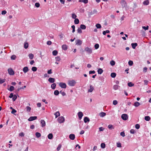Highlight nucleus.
Listing matches in <instances>:
<instances>
[{"label": "nucleus", "instance_id": "f704fd0d", "mask_svg": "<svg viewBox=\"0 0 151 151\" xmlns=\"http://www.w3.org/2000/svg\"><path fill=\"white\" fill-rule=\"evenodd\" d=\"M62 147V145L61 144H59L58 145V147L57 148V150L58 151H59L61 147Z\"/></svg>", "mask_w": 151, "mask_h": 151}, {"label": "nucleus", "instance_id": "4468645a", "mask_svg": "<svg viewBox=\"0 0 151 151\" xmlns=\"http://www.w3.org/2000/svg\"><path fill=\"white\" fill-rule=\"evenodd\" d=\"M29 70L28 68L27 67H25L23 68V71L24 73H26Z\"/></svg>", "mask_w": 151, "mask_h": 151}, {"label": "nucleus", "instance_id": "69168bd1", "mask_svg": "<svg viewBox=\"0 0 151 151\" xmlns=\"http://www.w3.org/2000/svg\"><path fill=\"white\" fill-rule=\"evenodd\" d=\"M17 112V111L14 109H12V111H11V113L12 114H14Z\"/></svg>", "mask_w": 151, "mask_h": 151}, {"label": "nucleus", "instance_id": "8fccbe9b", "mask_svg": "<svg viewBox=\"0 0 151 151\" xmlns=\"http://www.w3.org/2000/svg\"><path fill=\"white\" fill-rule=\"evenodd\" d=\"M94 47L96 49H97L99 47V45L98 44H96L95 45Z\"/></svg>", "mask_w": 151, "mask_h": 151}, {"label": "nucleus", "instance_id": "a19ab883", "mask_svg": "<svg viewBox=\"0 0 151 151\" xmlns=\"http://www.w3.org/2000/svg\"><path fill=\"white\" fill-rule=\"evenodd\" d=\"M128 85L129 87H132L134 86V84H133L131 82H130L128 83Z\"/></svg>", "mask_w": 151, "mask_h": 151}, {"label": "nucleus", "instance_id": "393cba45", "mask_svg": "<svg viewBox=\"0 0 151 151\" xmlns=\"http://www.w3.org/2000/svg\"><path fill=\"white\" fill-rule=\"evenodd\" d=\"M140 105V103L138 102H135L134 104V105L136 107H137Z\"/></svg>", "mask_w": 151, "mask_h": 151}, {"label": "nucleus", "instance_id": "412c9836", "mask_svg": "<svg viewBox=\"0 0 151 151\" xmlns=\"http://www.w3.org/2000/svg\"><path fill=\"white\" fill-rule=\"evenodd\" d=\"M29 58L30 59H32L34 58V55L32 53H29L28 55Z\"/></svg>", "mask_w": 151, "mask_h": 151}, {"label": "nucleus", "instance_id": "7c9ffc66", "mask_svg": "<svg viewBox=\"0 0 151 151\" xmlns=\"http://www.w3.org/2000/svg\"><path fill=\"white\" fill-rule=\"evenodd\" d=\"M16 56L15 55H12L11 57V60H15L16 58Z\"/></svg>", "mask_w": 151, "mask_h": 151}, {"label": "nucleus", "instance_id": "37998d69", "mask_svg": "<svg viewBox=\"0 0 151 151\" xmlns=\"http://www.w3.org/2000/svg\"><path fill=\"white\" fill-rule=\"evenodd\" d=\"M76 17L77 16L75 14L73 13L72 14V17L73 18L75 19L76 18Z\"/></svg>", "mask_w": 151, "mask_h": 151}, {"label": "nucleus", "instance_id": "5701e85b", "mask_svg": "<svg viewBox=\"0 0 151 151\" xmlns=\"http://www.w3.org/2000/svg\"><path fill=\"white\" fill-rule=\"evenodd\" d=\"M79 22V20L78 19L76 18L75 19L74 22L75 24H78Z\"/></svg>", "mask_w": 151, "mask_h": 151}, {"label": "nucleus", "instance_id": "de8ad7c7", "mask_svg": "<svg viewBox=\"0 0 151 151\" xmlns=\"http://www.w3.org/2000/svg\"><path fill=\"white\" fill-rule=\"evenodd\" d=\"M17 98V96L16 95H14L13 97H12V100L13 101H15L16 99Z\"/></svg>", "mask_w": 151, "mask_h": 151}, {"label": "nucleus", "instance_id": "052dcab7", "mask_svg": "<svg viewBox=\"0 0 151 151\" xmlns=\"http://www.w3.org/2000/svg\"><path fill=\"white\" fill-rule=\"evenodd\" d=\"M118 102L116 100H114L113 101V104L114 105H116L117 104Z\"/></svg>", "mask_w": 151, "mask_h": 151}, {"label": "nucleus", "instance_id": "c03bdc74", "mask_svg": "<svg viewBox=\"0 0 151 151\" xmlns=\"http://www.w3.org/2000/svg\"><path fill=\"white\" fill-rule=\"evenodd\" d=\"M32 70L33 71L35 72L37 70V68L35 67H33L32 68Z\"/></svg>", "mask_w": 151, "mask_h": 151}, {"label": "nucleus", "instance_id": "3c124183", "mask_svg": "<svg viewBox=\"0 0 151 151\" xmlns=\"http://www.w3.org/2000/svg\"><path fill=\"white\" fill-rule=\"evenodd\" d=\"M119 86L117 85H116L114 86L113 88L115 90H117L118 89Z\"/></svg>", "mask_w": 151, "mask_h": 151}, {"label": "nucleus", "instance_id": "c756f323", "mask_svg": "<svg viewBox=\"0 0 151 151\" xmlns=\"http://www.w3.org/2000/svg\"><path fill=\"white\" fill-rule=\"evenodd\" d=\"M116 73H111V76L112 78H115L116 76Z\"/></svg>", "mask_w": 151, "mask_h": 151}, {"label": "nucleus", "instance_id": "6e6552de", "mask_svg": "<svg viewBox=\"0 0 151 151\" xmlns=\"http://www.w3.org/2000/svg\"><path fill=\"white\" fill-rule=\"evenodd\" d=\"M120 3L124 7H125L127 6V4L125 0H122Z\"/></svg>", "mask_w": 151, "mask_h": 151}, {"label": "nucleus", "instance_id": "79ce46f5", "mask_svg": "<svg viewBox=\"0 0 151 151\" xmlns=\"http://www.w3.org/2000/svg\"><path fill=\"white\" fill-rule=\"evenodd\" d=\"M5 79H2L0 78V84L4 83L5 81Z\"/></svg>", "mask_w": 151, "mask_h": 151}, {"label": "nucleus", "instance_id": "864d4df0", "mask_svg": "<svg viewBox=\"0 0 151 151\" xmlns=\"http://www.w3.org/2000/svg\"><path fill=\"white\" fill-rule=\"evenodd\" d=\"M77 31L78 33H81L82 32V31L80 28H78Z\"/></svg>", "mask_w": 151, "mask_h": 151}, {"label": "nucleus", "instance_id": "9b49d317", "mask_svg": "<svg viewBox=\"0 0 151 151\" xmlns=\"http://www.w3.org/2000/svg\"><path fill=\"white\" fill-rule=\"evenodd\" d=\"M40 123L42 127H43L45 125V122L43 119H42L40 121Z\"/></svg>", "mask_w": 151, "mask_h": 151}, {"label": "nucleus", "instance_id": "0e129e2a", "mask_svg": "<svg viewBox=\"0 0 151 151\" xmlns=\"http://www.w3.org/2000/svg\"><path fill=\"white\" fill-rule=\"evenodd\" d=\"M120 135L123 137H124L125 136V133L124 132H122L120 133Z\"/></svg>", "mask_w": 151, "mask_h": 151}, {"label": "nucleus", "instance_id": "423d86ee", "mask_svg": "<svg viewBox=\"0 0 151 151\" xmlns=\"http://www.w3.org/2000/svg\"><path fill=\"white\" fill-rule=\"evenodd\" d=\"M85 50L89 54L91 53L92 51V49L88 47H86L85 49Z\"/></svg>", "mask_w": 151, "mask_h": 151}, {"label": "nucleus", "instance_id": "0eeeda50", "mask_svg": "<svg viewBox=\"0 0 151 151\" xmlns=\"http://www.w3.org/2000/svg\"><path fill=\"white\" fill-rule=\"evenodd\" d=\"M78 115L79 119V120H81L83 116V114L82 112L81 111L78 112Z\"/></svg>", "mask_w": 151, "mask_h": 151}, {"label": "nucleus", "instance_id": "4d7b16f0", "mask_svg": "<svg viewBox=\"0 0 151 151\" xmlns=\"http://www.w3.org/2000/svg\"><path fill=\"white\" fill-rule=\"evenodd\" d=\"M35 6L37 7H39L40 6V4L39 3H36L35 4Z\"/></svg>", "mask_w": 151, "mask_h": 151}, {"label": "nucleus", "instance_id": "680f3d73", "mask_svg": "<svg viewBox=\"0 0 151 151\" xmlns=\"http://www.w3.org/2000/svg\"><path fill=\"white\" fill-rule=\"evenodd\" d=\"M135 127L137 129H138L139 128L140 126L139 124H136V125L135 126Z\"/></svg>", "mask_w": 151, "mask_h": 151}, {"label": "nucleus", "instance_id": "9d476101", "mask_svg": "<svg viewBox=\"0 0 151 151\" xmlns=\"http://www.w3.org/2000/svg\"><path fill=\"white\" fill-rule=\"evenodd\" d=\"M76 44L77 45H80L82 43V41L80 40H76Z\"/></svg>", "mask_w": 151, "mask_h": 151}, {"label": "nucleus", "instance_id": "603ef678", "mask_svg": "<svg viewBox=\"0 0 151 151\" xmlns=\"http://www.w3.org/2000/svg\"><path fill=\"white\" fill-rule=\"evenodd\" d=\"M116 145L117 147H122L121 144L119 142H117Z\"/></svg>", "mask_w": 151, "mask_h": 151}, {"label": "nucleus", "instance_id": "dca6fc26", "mask_svg": "<svg viewBox=\"0 0 151 151\" xmlns=\"http://www.w3.org/2000/svg\"><path fill=\"white\" fill-rule=\"evenodd\" d=\"M149 4V1L148 0L144 1L143 3V4L144 5H147Z\"/></svg>", "mask_w": 151, "mask_h": 151}, {"label": "nucleus", "instance_id": "5fc2aeb1", "mask_svg": "<svg viewBox=\"0 0 151 151\" xmlns=\"http://www.w3.org/2000/svg\"><path fill=\"white\" fill-rule=\"evenodd\" d=\"M142 28L144 29V30H147L149 29V26H147V27H145V26H143L142 27Z\"/></svg>", "mask_w": 151, "mask_h": 151}, {"label": "nucleus", "instance_id": "774afa93", "mask_svg": "<svg viewBox=\"0 0 151 151\" xmlns=\"http://www.w3.org/2000/svg\"><path fill=\"white\" fill-rule=\"evenodd\" d=\"M47 44L48 45H51V44L52 42H51V41H48L47 42Z\"/></svg>", "mask_w": 151, "mask_h": 151}, {"label": "nucleus", "instance_id": "4c0bfd02", "mask_svg": "<svg viewBox=\"0 0 151 151\" xmlns=\"http://www.w3.org/2000/svg\"><path fill=\"white\" fill-rule=\"evenodd\" d=\"M14 87L12 86H11L10 87V88L9 89H8L10 91H12L14 90Z\"/></svg>", "mask_w": 151, "mask_h": 151}, {"label": "nucleus", "instance_id": "c9c22d12", "mask_svg": "<svg viewBox=\"0 0 151 151\" xmlns=\"http://www.w3.org/2000/svg\"><path fill=\"white\" fill-rule=\"evenodd\" d=\"M56 60L57 61H60L61 59L60 56H57L55 58Z\"/></svg>", "mask_w": 151, "mask_h": 151}, {"label": "nucleus", "instance_id": "49530a36", "mask_svg": "<svg viewBox=\"0 0 151 151\" xmlns=\"http://www.w3.org/2000/svg\"><path fill=\"white\" fill-rule=\"evenodd\" d=\"M101 147L102 148H104L105 147V144L104 143H102L101 145Z\"/></svg>", "mask_w": 151, "mask_h": 151}, {"label": "nucleus", "instance_id": "6e6d98bb", "mask_svg": "<svg viewBox=\"0 0 151 151\" xmlns=\"http://www.w3.org/2000/svg\"><path fill=\"white\" fill-rule=\"evenodd\" d=\"M26 109H27V111L29 112L30 111L31 108L30 107H29V106H27L26 107Z\"/></svg>", "mask_w": 151, "mask_h": 151}, {"label": "nucleus", "instance_id": "f257e3e1", "mask_svg": "<svg viewBox=\"0 0 151 151\" xmlns=\"http://www.w3.org/2000/svg\"><path fill=\"white\" fill-rule=\"evenodd\" d=\"M76 83V81L74 80H70L68 81V84L69 86H74Z\"/></svg>", "mask_w": 151, "mask_h": 151}, {"label": "nucleus", "instance_id": "f03ea898", "mask_svg": "<svg viewBox=\"0 0 151 151\" xmlns=\"http://www.w3.org/2000/svg\"><path fill=\"white\" fill-rule=\"evenodd\" d=\"M58 121L60 123H61L63 122L64 121V118L63 116L59 117L58 119Z\"/></svg>", "mask_w": 151, "mask_h": 151}, {"label": "nucleus", "instance_id": "f8f14e48", "mask_svg": "<svg viewBox=\"0 0 151 151\" xmlns=\"http://www.w3.org/2000/svg\"><path fill=\"white\" fill-rule=\"evenodd\" d=\"M69 138L71 140H74L75 138V135L74 134H71L69 135Z\"/></svg>", "mask_w": 151, "mask_h": 151}, {"label": "nucleus", "instance_id": "ddd939ff", "mask_svg": "<svg viewBox=\"0 0 151 151\" xmlns=\"http://www.w3.org/2000/svg\"><path fill=\"white\" fill-rule=\"evenodd\" d=\"M48 81L51 83H53L55 82V79L54 78H50L48 80Z\"/></svg>", "mask_w": 151, "mask_h": 151}, {"label": "nucleus", "instance_id": "cd10ccee", "mask_svg": "<svg viewBox=\"0 0 151 151\" xmlns=\"http://www.w3.org/2000/svg\"><path fill=\"white\" fill-rule=\"evenodd\" d=\"M98 73L99 74H101L103 73V71L102 69L100 68L97 71Z\"/></svg>", "mask_w": 151, "mask_h": 151}, {"label": "nucleus", "instance_id": "338daca9", "mask_svg": "<svg viewBox=\"0 0 151 151\" xmlns=\"http://www.w3.org/2000/svg\"><path fill=\"white\" fill-rule=\"evenodd\" d=\"M6 13V12L5 10L1 12V14L2 15L5 14Z\"/></svg>", "mask_w": 151, "mask_h": 151}, {"label": "nucleus", "instance_id": "4be33fe9", "mask_svg": "<svg viewBox=\"0 0 151 151\" xmlns=\"http://www.w3.org/2000/svg\"><path fill=\"white\" fill-rule=\"evenodd\" d=\"M56 84L55 83H53L51 85V87L53 89H54L55 88Z\"/></svg>", "mask_w": 151, "mask_h": 151}, {"label": "nucleus", "instance_id": "473e14b6", "mask_svg": "<svg viewBox=\"0 0 151 151\" xmlns=\"http://www.w3.org/2000/svg\"><path fill=\"white\" fill-rule=\"evenodd\" d=\"M55 118H56L60 116V113L59 111H57L55 114Z\"/></svg>", "mask_w": 151, "mask_h": 151}, {"label": "nucleus", "instance_id": "09e8293b", "mask_svg": "<svg viewBox=\"0 0 151 151\" xmlns=\"http://www.w3.org/2000/svg\"><path fill=\"white\" fill-rule=\"evenodd\" d=\"M128 64L130 66H132L133 64V62L132 61L129 60L128 62Z\"/></svg>", "mask_w": 151, "mask_h": 151}, {"label": "nucleus", "instance_id": "e2e57ef3", "mask_svg": "<svg viewBox=\"0 0 151 151\" xmlns=\"http://www.w3.org/2000/svg\"><path fill=\"white\" fill-rule=\"evenodd\" d=\"M147 68L146 67H144L143 69V71L144 72H146L147 71Z\"/></svg>", "mask_w": 151, "mask_h": 151}, {"label": "nucleus", "instance_id": "58836bf2", "mask_svg": "<svg viewBox=\"0 0 151 151\" xmlns=\"http://www.w3.org/2000/svg\"><path fill=\"white\" fill-rule=\"evenodd\" d=\"M59 91L58 90H55L54 92V94L56 96L58 95L59 94Z\"/></svg>", "mask_w": 151, "mask_h": 151}, {"label": "nucleus", "instance_id": "c85d7f7f", "mask_svg": "<svg viewBox=\"0 0 151 151\" xmlns=\"http://www.w3.org/2000/svg\"><path fill=\"white\" fill-rule=\"evenodd\" d=\"M35 135H36V137L37 138H39V137H40L41 136V135L40 134V133L38 132H36V133Z\"/></svg>", "mask_w": 151, "mask_h": 151}, {"label": "nucleus", "instance_id": "a211bd4d", "mask_svg": "<svg viewBox=\"0 0 151 151\" xmlns=\"http://www.w3.org/2000/svg\"><path fill=\"white\" fill-rule=\"evenodd\" d=\"M62 48L64 50H66L67 49L68 46L66 45H63L62 46Z\"/></svg>", "mask_w": 151, "mask_h": 151}, {"label": "nucleus", "instance_id": "1a4fd4ad", "mask_svg": "<svg viewBox=\"0 0 151 151\" xmlns=\"http://www.w3.org/2000/svg\"><path fill=\"white\" fill-rule=\"evenodd\" d=\"M37 118L36 116H31L28 119V120L29 121H32L36 119Z\"/></svg>", "mask_w": 151, "mask_h": 151}, {"label": "nucleus", "instance_id": "39448f33", "mask_svg": "<svg viewBox=\"0 0 151 151\" xmlns=\"http://www.w3.org/2000/svg\"><path fill=\"white\" fill-rule=\"evenodd\" d=\"M8 72L9 75H14V71L11 68H9L8 69Z\"/></svg>", "mask_w": 151, "mask_h": 151}, {"label": "nucleus", "instance_id": "f3484780", "mask_svg": "<svg viewBox=\"0 0 151 151\" xmlns=\"http://www.w3.org/2000/svg\"><path fill=\"white\" fill-rule=\"evenodd\" d=\"M131 45L132 48L134 49L135 48L136 46L137 45V43H132L131 44Z\"/></svg>", "mask_w": 151, "mask_h": 151}, {"label": "nucleus", "instance_id": "b1692460", "mask_svg": "<svg viewBox=\"0 0 151 151\" xmlns=\"http://www.w3.org/2000/svg\"><path fill=\"white\" fill-rule=\"evenodd\" d=\"M53 137L52 134L51 133L49 134L48 135V138L49 139H51Z\"/></svg>", "mask_w": 151, "mask_h": 151}, {"label": "nucleus", "instance_id": "7ed1b4c3", "mask_svg": "<svg viewBox=\"0 0 151 151\" xmlns=\"http://www.w3.org/2000/svg\"><path fill=\"white\" fill-rule=\"evenodd\" d=\"M121 117L123 120H126L128 119V116L127 114H124L122 115Z\"/></svg>", "mask_w": 151, "mask_h": 151}, {"label": "nucleus", "instance_id": "bf43d9fd", "mask_svg": "<svg viewBox=\"0 0 151 151\" xmlns=\"http://www.w3.org/2000/svg\"><path fill=\"white\" fill-rule=\"evenodd\" d=\"M130 132L132 134H134L135 133V130L133 129H131L130 131Z\"/></svg>", "mask_w": 151, "mask_h": 151}, {"label": "nucleus", "instance_id": "2eb2a0df", "mask_svg": "<svg viewBox=\"0 0 151 151\" xmlns=\"http://www.w3.org/2000/svg\"><path fill=\"white\" fill-rule=\"evenodd\" d=\"M84 121L85 123H86L87 122H89L90 119L88 117L86 116L84 118Z\"/></svg>", "mask_w": 151, "mask_h": 151}, {"label": "nucleus", "instance_id": "bb28decb", "mask_svg": "<svg viewBox=\"0 0 151 151\" xmlns=\"http://www.w3.org/2000/svg\"><path fill=\"white\" fill-rule=\"evenodd\" d=\"M58 53V51L56 50H54L52 52V54L53 55L55 56L57 55Z\"/></svg>", "mask_w": 151, "mask_h": 151}, {"label": "nucleus", "instance_id": "20e7f679", "mask_svg": "<svg viewBox=\"0 0 151 151\" xmlns=\"http://www.w3.org/2000/svg\"><path fill=\"white\" fill-rule=\"evenodd\" d=\"M59 85L62 88H66V85L64 83H60Z\"/></svg>", "mask_w": 151, "mask_h": 151}, {"label": "nucleus", "instance_id": "72a5a7b5", "mask_svg": "<svg viewBox=\"0 0 151 151\" xmlns=\"http://www.w3.org/2000/svg\"><path fill=\"white\" fill-rule=\"evenodd\" d=\"M145 119L147 121H149L150 120V118L149 116H145Z\"/></svg>", "mask_w": 151, "mask_h": 151}, {"label": "nucleus", "instance_id": "a18cd8bd", "mask_svg": "<svg viewBox=\"0 0 151 151\" xmlns=\"http://www.w3.org/2000/svg\"><path fill=\"white\" fill-rule=\"evenodd\" d=\"M108 128L110 129H112L114 128L113 126L111 124H110L108 126Z\"/></svg>", "mask_w": 151, "mask_h": 151}, {"label": "nucleus", "instance_id": "6ab92c4d", "mask_svg": "<svg viewBox=\"0 0 151 151\" xmlns=\"http://www.w3.org/2000/svg\"><path fill=\"white\" fill-rule=\"evenodd\" d=\"M106 115V113L104 112H101L99 114V116L101 117H103L105 116Z\"/></svg>", "mask_w": 151, "mask_h": 151}, {"label": "nucleus", "instance_id": "a878e982", "mask_svg": "<svg viewBox=\"0 0 151 151\" xmlns=\"http://www.w3.org/2000/svg\"><path fill=\"white\" fill-rule=\"evenodd\" d=\"M80 28L83 29H86V26L84 24H81L80 26Z\"/></svg>", "mask_w": 151, "mask_h": 151}, {"label": "nucleus", "instance_id": "aec40b11", "mask_svg": "<svg viewBox=\"0 0 151 151\" xmlns=\"http://www.w3.org/2000/svg\"><path fill=\"white\" fill-rule=\"evenodd\" d=\"M90 89L88 90V92H91L93 91V90L94 89L93 87V86L92 85H90Z\"/></svg>", "mask_w": 151, "mask_h": 151}, {"label": "nucleus", "instance_id": "e433bc0d", "mask_svg": "<svg viewBox=\"0 0 151 151\" xmlns=\"http://www.w3.org/2000/svg\"><path fill=\"white\" fill-rule=\"evenodd\" d=\"M96 26L98 29H99L101 28V26L99 24H96Z\"/></svg>", "mask_w": 151, "mask_h": 151}, {"label": "nucleus", "instance_id": "2f4dec72", "mask_svg": "<svg viewBox=\"0 0 151 151\" xmlns=\"http://www.w3.org/2000/svg\"><path fill=\"white\" fill-rule=\"evenodd\" d=\"M28 46V44L27 42H25L24 44V47L25 48L27 49Z\"/></svg>", "mask_w": 151, "mask_h": 151}, {"label": "nucleus", "instance_id": "13d9d810", "mask_svg": "<svg viewBox=\"0 0 151 151\" xmlns=\"http://www.w3.org/2000/svg\"><path fill=\"white\" fill-rule=\"evenodd\" d=\"M71 28L73 29L72 32L74 33L75 32V26L74 25L71 26Z\"/></svg>", "mask_w": 151, "mask_h": 151}, {"label": "nucleus", "instance_id": "ea45409f", "mask_svg": "<svg viewBox=\"0 0 151 151\" xmlns=\"http://www.w3.org/2000/svg\"><path fill=\"white\" fill-rule=\"evenodd\" d=\"M110 64L112 66H114L115 64V62L114 60H111L110 62Z\"/></svg>", "mask_w": 151, "mask_h": 151}]
</instances>
